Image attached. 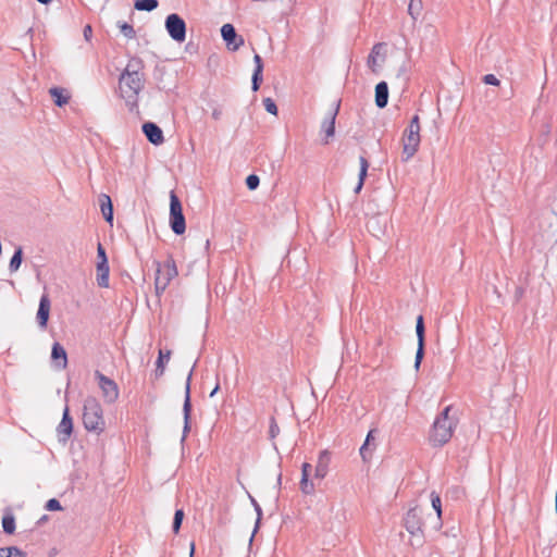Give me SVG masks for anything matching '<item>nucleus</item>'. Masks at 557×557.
<instances>
[{
	"instance_id": "cd10ccee",
	"label": "nucleus",
	"mask_w": 557,
	"mask_h": 557,
	"mask_svg": "<svg viewBox=\"0 0 557 557\" xmlns=\"http://www.w3.org/2000/svg\"><path fill=\"white\" fill-rule=\"evenodd\" d=\"M158 7L157 0H137L135 9L139 11H152Z\"/></svg>"
},
{
	"instance_id": "ea45409f",
	"label": "nucleus",
	"mask_w": 557,
	"mask_h": 557,
	"mask_svg": "<svg viewBox=\"0 0 557 557\" xmlns=\"http://www.w3.org/2000/svg\"><path fill=\"white\" fill-rule=\"evenodd\" d=\"M247 187L249 189H256L259 185V177L257 175H249L246 180Z\"/></svg>"
},
{
	"instance_id": "2eb2a0df",
	"label": "nucleus",
	"mask_w": 557,
	"mask_h": 557,
	"mask_svg": "<svg viewBox=\"0 0 557 557\" xmlns=\"http://www.w3.org/2000/svg\"><path fill=\"white\" fill-rule=\"evenodd\" d=\"M331 457L330 451L324 449L319 453L317 466L314 468V478L323 480L329 473Z\"/></svg>"
},
{
	"instance_id": "412c9836",
	"label": "nucleus",
	"mask_w": 557,
	"mask_h": 557,
	"mask_svg": "<svg viewBox=\"0 0 557 557\" xmlns=\"http://www.w3.org/2000/svg\"><path fill=\"white\" fill-rule=\"evenodd\" d=\"M96 272L98 285L107 288L109 286V264L104 262H97Z\"/></svg>"
},
{
	"instance_id": "0eeeda50",
	"label": "nucleus",
	"mask_w": 557,
	"mask_h": 557,
	"mask_svg": "<svg viewBox=\"0 0 557 557\" xmlns=\"http://www.w3.org/2000/svg\"><path fill=\"white\" fill-rule=\"evenodd\" d=\"M165 28L173 40L177 42L185 41L186 23L178 14L172 13L166 16Z\"/></svg>"
},
{
	"instance_id": "c85d7f7f",
	"label": "nucleus",
	"mask_w": 557,
	"mask_h": 557,
	"mask_svg": "<svg viewBox=\"0 0 557 557\" xmlns=\"http://www.w3.org/2000/svg\"><path fill=\"white\" fill-rule=\"evenodd\" d=\"M117 27L120 28V32L124 37H126L128 39H132L135 37V30L131 24H128L126 22H119Z\"/></svg>"
},
{
	"instance_id": "7ed1b4c3",
	"label": "nucleus",
	"mask_w": 557,
	"mask_h": 557,
	"mask_svg": "<svg viewBox=\"0 0 557 557\" xmlns=\"http://www.w3.org/2000/svg\"><path fill=\"white\" fill-rule=\"evenodd\" d=\"M83 424L87 431L98 435L106 430L103 410L95 397H87L84 401Z\"/></svg>"
},
{
	"instance_id": "a211bd4d",
	"label": "nucleus",
	"mask_w": 557,
	"mask_h": 557,
	"mask_svg": "<svg viewBox=\"0 0 557 557\" xmlns=\"http://www.w3.org/2000/svg\"><path fill=\"white\" fill-rule=\"evenodd\" d=\"M49 94L58 107H63L69 103L70 92L66 89L52 87L49 89Z\"/></svg>"
},
{
	"instance_id": "37998d69",
	"label": "nucleus",
	"mask_w": 557,
	"mask_h": 557,
	"mask_svg": "<svg viewBox=\"0 0 557 557\" xmlns=\"http://www.w3.org/2000/svg\"><path fill=\"white\" fill-rule=\"evenodd\" d=\"M253 61H255V64H256L255 71H259V73H262L263 64H262L261 57L259 54H255Z\"/></svg>"
},
{
	"instance_id": "4be33fe9",
	"label": "nucleus",
	"mask_w": 557,
	"mask_h": 557,
	"mask_svg": "<svg viewBox=\"0 0 557 557\" xmlns=\"http://www.w3.org/2000/svg\"><path fill=\"white\" fill-rule=\"evenodd\" d=\"M359 162H360V171H359L358 184H357V186L355 188L356 193H359L362 189V186L364 184V180H366L367 174H368V168H369V162L367 161V159L364 157H360L359 158Z\"/></svg>"
},
{
	"instance_id": "a19ab883",
	"label": "nucleus",
	"mask_w": 557,
	"mask_h": 557,
	"mask_svg": "<svg viewBox=\"0 0 557 557\" xmlns=\"http://www.w3.org/2000/svg\"><path fill=\"white\" fill-rule=\"evenodd\" d=\"M483 82L486 85H492V86H499V84H500L499 79L494 74H486L483 77Z\"/></svg>"
},
{
	"instance_id": "f3484780",
	"label": "nucleus",
	"mask_w": 557,
	"mask_h": 557,
	"mask_svg": "<svg viewBox=\"0 0 557 557\" xmlns=\"http://www.w3.org/2000/svg\"><path fill=\"white\" fill-rule=\"evenodd\" d=\"M51 358L58 369H65L67 366V356L65 349L59 344L54 343L51 350Z\"/></svg>"
},
{
	"instance_id": "7c9ffc66",
	"label": "nucleus",
	"mask_w": 557,
	"mask_h": 557,
	"mask_svg": "<svg viewBox=\"0 0 557 557\" xmlns=\"http://www.w3.org/2000/svg\"><path fill=\"white\" fill-rule=\"evenodd\" d=\"M22 263V249L18 248L15 253L13 255V257L11 258V261H10V270L12 272H15L18 270L20 265Z\"/></svg>"
},
{
	"instance_id": "39448f33",
	"label": "nucleus",
	"mask_w": 557,
	"mask_h": 557,
	"mask_svg": "<svg viewBox=\"0 0 557 557\" xmlns=\"http://www.w3.org/2000/svg\"><path fill=\"white\" fill-rule=\"evenodd\" d=\"M421 125L418 114L413 115L401 136L403 153L405 160L411 159L419 150L421 143Z\"/></svg>"
},
{
	"instance_id": "6e6552de",
	"label": "nucleus",
	"mask_w": 557,
	"mask_h": 557,
	"mask_svg": "<svg viewBox=\"0 0 557 557\" xmlns=\"http://www.w3.org/2000/svg\"><path fill=\"white\" fill-rule=\"evenodd\" d=\"M95 375L98 380V385L101 389L103 398L108 403H114L119 398L117 384L99 371H96Z\"/></svg>"
},
{
	"instance_id": "f257e3e1",
	"label": "nucleus",
	"mask_w": 557,
	"mask_h": 557,
	"mask_svg": "<svg viewBox=\"0 0 557 557\" xmlns=\"http://www.w3.org/2000/svg\"><path fill=\"white\" fill-rule=\"evenodd\" d=\"M143 74L135 69L134 64L128 63L120 76V96L126 101L128 106L134 108L137 104V98L140 90L143 89Z\"/></svg>"
},
{
	"instance_id": "aec40b11",
	"label": "nucleus",
	"mask_w": 557,
	"mask_h": 557,
	"mask_svg": "<svg viewBox=\"0 0 557 557\" xmlns=\"http://www.w3.org/2000/svg\"><path fill=\"white\" fill-rule=\"evenodd\" d=\"M388 101V86L381 82L375 86V103L379 108H384Z\"/></svg>"
},
{
	"instance_id": "79ce46f5",
	"label": "nucleus",
	"mask_w": 557,
	"mask_h": 557,
	"mask_svg": "<svg viewBox=\"0 0 557 557\" xmlns=\"http://www.w3.org/2000/svg\"><path fill=\"white\" fill-rule=\"evenodd\" d=\"M97 259H98L97 262L108 263L106 250H104V248L102 247L101 244H98V247H97Z\"/></svg>"
},
{
	"instance_id": "f704fd0d",
	"label": "nucleus",
	"mask_w": 557,
	"mask_h": 557,
	"mask_svg": "<svg viewBox=\"0 0 557 557\" xmlns=\"http://www.w3.org/2000/svg\"><path fill=\"white\" fill-rule=\"evenodd\" d=\"M263 106H264V109L273 114V115H277V107L275 104V102L271 99V98H265L263 100Z\"/></svg>"
},
{
	"instance_id": "423d86ee",
	"label": "nucleus",
	"mask_w": 557,
	"mask_h": 557,
	"mask_svg": "<svg viewBox=\"0 0 557 557\" xmlns=\"http://www.w3.org/2000/svg\"><path fill=\"white\" fill-rule=\"evenodd\" d=\"M170 224L175 234L182 235L185 233L186 223L182 203L174 191L170 194Z\"/></svg>"
},
{
	"instance_id": "09e8293b",
	"label": "nucleus",
	"mask_w": 557,
	"mask_h": 557,
	"mask_svg": "<svg viewBox=\"0 0 557 557\" xmlns=\"http://www.w3.org/2000/svg\"><path fill=\"white\" fill-rule=\"evenodd\" d=\"M40 3H48L50 0H37Z\"/></svg>"
},
{
	"instance_id": "a18cd8bd",
	"label": "nucleus",
	"mask_w": 557,
	"mask_h": 557,
	"mask_svg": "<svg viewBox=\"0 0 557 557\" xmlns=\"http://www.w3.org/2000/svg\"><path fill=\"white\" fill-rule=\"evenodd\" d=\"M220 115H221V112H220V111H216V110H215V111H213V113H212V116H213L215 120H218V119L220 117Z\"/></svg>"
},
{
	"instance_id": "e433bc0d",
	"label": "nucleus",
	"mask_w": 557,
	"mask_h": 557,
	"mask_svg": "<svg viewBox=\"0 0 557 557\" xmlns=\"http://www.w3.org/2000/svg\"><path fill=\"white\" fill-rule=\"evenodd\" d=\"M262 81V73H259V71H253L252 74V90L257 91L260 87V83Z\"/></svg>"
},
{
	"instance_id": "8fccbe9b",
	"label": "nucleus",
	"mask_w": 557,
	"mask_h": 557,
	"mask_svg": "<svg viewBox=\"0 0 557 557\" xmlns=\"http://www.w3.org/2000/svg\"><path fill=\"white\" fill-rule=\"evenodd\" d=\"M556 513H557V492H556Z\"/></svg>"
},
{
	"instance_id": "49530a36",
	"label": "nucleus",
	"mask_w": 557,
	"mask_h": 557,
	"mask_svg": "<svg viewBox=\"0 0 557 557\" xmlns=\"http://www.w3.org/2000/svg\"><path fill=\"white\" fill-rule=\"evenodd\" d=\"M194 552H195V544L191 543L190 544V554H189V557H194Z\"/></svg>"
},
{
	"instance_id": "b1692460",
	"label": "nucleus",
	"mask_w": 557,
	"mask_h": 557,
	"mask_svg": "<svg viewBox=\"0 0 557 557\" xmlns=\"http://www.w3.org/2000/svg\"><path fill=\"white\" fill-rule=\"evenodd\" d=\"M2 528L7 534H13L15 532V518L11 512L2 517Z\"/></svg>"
},
{
	"instance_id": "4c0bfd02",
	"label": "nucleus",
	"mask_w": 557,
	"mask_h": 557,
	"mask_svg": "<svg viewBox=\"0 0 557 557\" xmlns=\"http://www.w3.org/2000/svg\"><path fill=\"white\" fill-rule=\"evenodd\" d=\"M46 509L50 511L61 510L62 506L58 499L51 498L47 502Z\"/></svg>"
},
{
	"instance_id": "f03ea898",
	"label": "nucleus",
	"mask_w": 557,
	"mask_h": 557,
	"mask_svg": "<svg viewBox=\"0 0 557 557\" xmlns=\"http://www.w3.org/2000/svg\"><path fill=\"white\" fill-rule=\"evenodd\" d=\"M450 410L451 406H447L432 425L429 442L434 447H441L447 444L453 437L457 421L449 416Z\"/></svg>"
},
{
	"instance_id": "20e7f679",
	"label": "nucleus",
	"mask_w": 557,
	"mask_h": 557,
	"mask_svg": "<svg viewBox=\"0 0 557 557\" xmlns=\"http://www.w3.org/2000/svg\"><path fill=\"white\" fill-rule=\"evenodd\" d=\"M154 289L157 295H161L169 287L171 282L177 277L178 270L172 256H169L163 262L156 261Z\"/></svg>"
},
{
	"instance_id": "6ab92c4d",
	"label": "nucleus",
	"mask_w": 557,
	"mask_h": 557,
	"mask_svg": "<svg viewBox=\"0 0 557 557\" xmlns=\"http://www.w3.org/2000/svg\"><path fill=\"white\" fill-rule=\"evenodd\" d=\"M101 212L107 222H113V206L110 196L102 194L99 198Z\"/></svg>"
},
{
	"instance_id": "1a4fd4ad",
	"label": "nucleus",
	"mask_w": 557,
	"mask_h": 557,
	"mask_svg": "<svg viewBox=\"0 0 557 557\" xmlns=\"http://www.w3.org/2000/svg\"><path fill=\"white\" fill-rule=\"evenodd\" d=\"M73 432V420L70 416V409L66 406L63 410L62 420L57 428L58 438L62 443H66Z\"/></svg>"
},
{
	"instance_id": "f8f14e48",
	"label": "nucleus",
	"mask_w": 557,
	"mask_h": 557,
	"mask_svg": "<svg viewBox=\"0 0 557 557\" xmlns=\"http://www.w3.org/2000/svg\"><path fill=\"white\" fill-rule=\"evenodd\" d=\"M221 35L227 47L232 50H237L240 46L244 45V39L237 36L232 24H224L221 28Z\"/></svg>"
},
{
	"instance_id": "4468645a",
	"label": "nucleus",
	"mask_w": 557,
	"mask_h": 557,
	"mask_svg": "<svg viewBox=\"0 0 557 557\" xmlns=\"http://www.w3.org/2000/svg\"><path fill=\"white\" fill-rule=\"evenodd\" d=\"M143 132L151 144L156 146L163 144V132L157 124L152 122L145 123L143 125Z\"/></svg>"
},
{
	"instance_id": "a878e982",
	"label": "nucleus",
	"mask_w": 557,
	"mask_h": 557,
	"mask_svg": "<svg viewBox=\"0 0 557 557\" xmlns=\"http://www.w3.org/2000/svg\"><path fill=\"white\" fill-rule=\"evenodd\" d=\"M335 115L336 113H331L329 120L322 124V129L326 135V143L329 141V138L333 137L335 133Z\"/></svg>"
},
{
	"instance_id": "c03bdc74",
	"label": "nucleus",
	"mask_w": 557,
	"mask_h": 557,
	"mask_svg": "<svg viewBox=\"0 0 557 557\" xmlns=\"http://www.w3.org/2000/svg\"><path fill=\"white\" fill-rule=\"evenodd\" d=\"M91 35H92V28L90 25H86L84 27V37L86 38V40H90L91 38Z\"/></svg>"
},
{
	"instance_id": "58836bf2",
	"label": "nucleus",
	"mask_w": 557,
	"mask_h": 557,
	"mask_svg": "<svg viewBox=\"0 0 557 557\" xmlns=\"http://www.w3.org/2000/svg\"><path fill=\"white\" fill-rule=\"evenodd\" d=\"M189 381H190V375L188 376L187 383H186V398H185V403H184V411H185L186 416L188 414V411L190 409Z\"/></svg>"
},
{
	"instance_id": "473e14b6",
	"label": "nucleus",
	"mask_w": 557,
	"mask_h": 557,
	"mask_svg": "<svg viewBox=\"0 0 557 557\" xmlns=\"http://www.w3.org/2000/svg\"><path fill=\"white\" fill-rule=\"evenodd\" d=\"M183 518H184V511L182 509H177L175 511L174 520H173V532L175 534H177L180 532Z\"/></svg>"
},
{
	"instance_id": "9b49d317",
	"label": "nucleus",
	"mask_w": 557,
	"mask_h": 557,
	"mask_svg": "<svg viewBox=\"0 0 557 557\" xmlns=\"http://www.w3.org/2000/svg\"><path fill=\"white\" fill-rule=\"evenodd\" d=\"M416 333H417V338H418V349H417V354H416L414 367H416V369H419L420 363L423 358V355H424V341H425L424 322H423L422 315H419L417 318Z\"/></svg>"
},
{
	"instance_id": "2f4dec72",
	"label": "nucleus",
	"mask_w": 557,
	"mask_h": 557,
	"mask_svg": "<svg viewBox=\"0 0 557 557\" xmlns=\"http://www.w3.org/2000/svg\"><path fill=\"white\" fill-rule=\"evenodd\" d=\"M417 517V513H416V510H410L407 515V518H406V528L407 530L413 534L416 531H419L420 530V527L419 525H414L413 523H411V520L412 519H416Z\"/></svg>"
},
{
	"instance_id": "72a5a7b5",
	"label": "nucleus",
	"mask_w": 557,
	"mask_h": 557,
	"mask_svg": "<svg viewBox=\"0 0 557 557\" xmlns=\"http://www.w3.org/2000/svg\"><path fill=\"white\" fill-rule=\"evenodd\" d=\"M374 440V431L371 430L369 431L367 437H366V441L363 443V445L361 446L360 448V455L361 457L366 460L367 459V450H368V446L370 445V443Z\"/></svg>"
},
{
	"instance_id": "ddd939ff",
	"label": "nucleus",
	"mask_w": 557,
	"mask_h": 557,
	"mask_svg": "<svg viewBox=\"0 0 557 557\" xmlns=\"http://www.w3.org/2000/svg\"><path fill=\"white\" fill-rule=\"evenodd\" d=\"M51 310V301L47 294H44L39 301V307L37 311V322L41 329H46L50 315Z\"/></svg>"
},
{
	"instance_id": "393cba45",
	"label": "nucleus",
	"mask_w": 557,
	"mask_h": 557,
	"mask_svg": "<svg viewBox=\"0 0 557 557\" xmlns=\"http://www.w3.org/2000/svg\"><path fill=\"white\" fill-rule=\"evenodd\" d=\"M431 504H432L433 509L436 511V516H437V520H438V528H441L442 527V500H441V496L435 492L431 493Z\"/></svg>"
},
{
	"instance_id": "9d476101",
	"label": "nucleus",
	"mask_w": 557,
	"mask_h": 557,
	"mask_svg": "<svg viewBox=\"0 0 557 557\" xmlns=\"http://www.w3.org/2000/svg\"><path fill=\"white\" fill-rule=\"evenodd\" d=\"M384 61V44L374 45L367 60V64L371 72L375 74L379 73Z\"/></svg>"
},
{
	"instance_id": "dca6fc26",
	"label": "nucleus",
	"mask_w": 557,
	"mask_h": 557,
	"mask_svg": "<svg viewBox=\"0 0 557 557\" xmlns=\"http://www.w3.org/2000/svg\"><path fill=\"white\" fill-rule=\"evenodd\" d=\"M312 466L309 462H304L301 466V479L299 482L300 490L304 494L310 495L314 492V484L309 480Z\"/></svg>"
},
{
	"instance_id": "de8ad7c7",
	"label": "nucleus",
	"mask_w": 557,
	"mask_h": 557,
	"mask_svg": "<svg viewBox=\"0 0 557 557\" xmlns=\"http://www.w3.org/2000/svg\"><path fill=\"white\" fill-rule=\"evenodd\" d=\"M218 389H219V386L216 385L215 388L211 392L210 396H213L214 394H216Z\"/></svg>"
},
{
	"instance_id": "5701e85b",
	"label": "nucleus",
	"mask_w": 557,
	"mask_h": 557,
	"mask_svg": "<svg viewBox=\"0 0 557 557\" xmlns=\"http://www.w3.org/2000/svg\"><path fill=\"white\" fill-rule=\"evenodd\" d=\"M423 2L422 0H410L408 4V14L413 21H417L422 12Z\"/></svg>"
},
{
	"instance_id": "bb28decb",
	"label": "nucleus",
	"mask_w": 557,
	"mask_h": 557,
	"mask_svg": "<svg viewBox=\"0 0 557 557\" xmlns=\"http://www.w3.org/2000/svg\"><path fill=\"white\" fill-rule=\"evenodd\" d=\"M0 557H26V553L15 546L0 547Z\"/></svg>"
},
{
	"instance_id": "c756f323",
	"label": "nucleus",
	"mask_w": 557,
	"mask_h": 557,
	"mask_svg": "<svg viewBox=\"0 0 557 557\" xmlns=\"http://www.w3.org/2000/svg\"><path fill=\"white\" fill-rule=\"evenodd\" d=\"M170 355H171L170 351H166L165 354L162 350L159 351V357H158V360H157V372H158L159 375L163 374V372H164V360L168 361L170 359Z\"/></svg>"
},
{
	"instance_id": "c9c22d12",
	"label": "nucleus",
	"mask_w": 557,
	"mask_h": 557,
	"mask_svg": "<svg viewBox=\"0 0 557 557\" xmlns=\"http://www.w3.org/2000/svg\"><path fill=\"white\" fill-rule=\"evenodd\" d=\"M280 433V426L277 425L274 418L270 421L269 434L271 438H275Z\"/></svg>"
}]
</instances>
